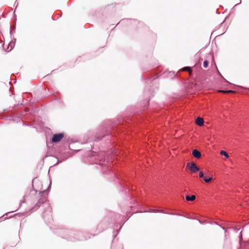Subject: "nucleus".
I'll use <instances>...</instances> for the list:
<instances>
[{"label":"nucleus","mask_w":249,"mask_h":249,"mask_svg":"<svg viewBox=\"0 0 249 249\" xmlns=\"http://www.w3.org/2000/svg\"><path fill=\"white\" fill-rule=\"evenodd\" d=\"M220 154L221 155L225 156L227 158H229V155H228V153L225 151H223V150L221 151Z\"/></svg>","instance_id":"obj_7"},{"label":"nucleus","mask_w":249,"mask_h":249,"mask_svg":"<svg viewBox=\"0 0 249 249\" xmlns=\"http://www.w3.org/2000/svg\"><path fill=\"white\" fill-rule=\"evenodd\" d=\"M196 123L199 126H202L204 124L203 119L200 117L197 118L196 121Z\"/></svg>","instance_id":"obj_4"},{"label":"nucleus","mask_w":249,"mask_h":249,"mask_svg":"<svg viewBox=\"0 0 249 249\" xmlns=\"http://www.w3.org/2000/svg\"><path fill=\"white\" fill-rule=\"evenodd\" d=\"M213 180V178L212 177L209 178H204V180L206 183H209L211 182Z\"/></svg>","instance_id":"obj_8"},{"label":"nucleus","mask_w":249,"mask_h":249,"mask_svg":"<svg viewBox=\"0 0 249 249\" xmlns=\"http://www.w3.org/2000/svg\"><path fill=\"white\" fill-rule=\"evenodd\" d=\"M158 211H159L158 210H155V209H153V210H151V212H154V213L158 212Z\"/></svg>","instance_id":"obj_13"},{"label":"nucleus","mask_w":249,"mask_h":249,"mask_svg":"<svg viewBox=\"0 0 249 249\" xmlns=\"http://www.w3.org/2000/svg\"><path fill=\"white\" fill-rule=\"evenodd\" d=\"M64 137L63 133L55 134L53 135L52 138L53 142H60Z\"/></svg>","instance_id":"obj_2"},{"label":"nucleus","mask_w":249,"mask_h":249,"mask_svg":"<svg viewBox=\"0 0 249 249\" xmlns=\"http://www.w3.org/2000/svg\"><path fill=\"white\" fill-rule=\"evenodd\" d=\"M196 199V196L195 195H192L191 196H186V199L187 201H194Z\"/></svg>","instance_id":"obj_6"},{"label":"nucleus","mask_w":249,"mask_h":249,"mask_svg":"<svg viewBox=\"0 0 249 249\" xmlns=\"http://www.w3.org/2000/svg\"><path fill=\"white\" fill-rule=\"evenodd\" d=\"M218 91L219 92H221V93H226V90H219Z\"/></svg>","instance_id":"obj_12"},{"label":"nucleus","mask_w":249,"mask_h":249,"mask_svg":"<svg viewBox=\"0 0 249 249\" xmlns=\"http://www.w3.org/2000/svg\"><path fill=\"white\" fill-rule=\"evenodd\" d=\"M181 70H182V71H188L190 75H191V73H192V69L190 67H184L183 68H182L181 69Z\"/></svg>","instance_id":"obj_5"},{"label":"nucleus","mask_w":249,"mask_h":249,"mask_svg":"<svg viewBox=\"0 0 249 249\" xmlns=\"http://www.w3.org/2000/svg\"><path fill=\"white\" fill-rule=\"evenodd\" d=\"M236 91H233V90H226V93H235Z\"/></svg>","instance_id":"obj_11"},{"label":"nucleus","mask_w":249,"mask_h":249,"mask_svg":"<svg viewBox=\"0 0 249 249\" xmlns=\"http://www.w3.org/2000/svg\"><path fill=\"white\" fill-rule=\"evenodd\" d=\"M192 155H193V156L195 158H196V159H199L201 157V153L199 151H198L197 150H196V149H194L193 151Z\"/></svg>","instance_id":"obj_3"},{"label":"nucleus","mask_w":249,"mask_h":249,"mask_svg":"<svg viewBox=\"0 0 249 249\" xmlns=\"http://www.w3.org/2000/svg\"><path fill=\"white\" fill-rule=\"evenodd\" d=\"M186 166L189 167L192 173H196L199 171V168L196 166L195 162H192L191 163H187Z\"/></svg>","instance_id":"obj_1"},{"label":"nucleus","mask_w":249,"mask_h":249,"mask_svg":"<svg viewBox=\"0 0 249 249\" xmlns=\"http://www.w3.org/2000/svg\"><path fill=\"white\" fill-rule=\"evenodd\" d=\"M199 177L200 178H204V174L203 173L202 171L199 172Z\"/></svg>","instance_id":"obj_10"},{"label":"nucleus","mask_w":249,"mask_h":249,"mask_svg":"<svg viewBox=\"0 0 249 249\" xmlns=\"http://www.w3.org/2000/svg\"><path fill=\"white\" fill-rule=\"evenodd\" d=\"M209 62L207 60H205L203 62V67L205 68H207L208 66Z\"/></svg>","instance_id":"obj_9"}]
</instances>
